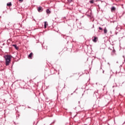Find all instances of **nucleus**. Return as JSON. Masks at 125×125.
Instances as JSON below:
<instances>
[{
	"instance_id": "obj_1",
	"label": "nucleus",
	"mask_w": 125,
	"mask_h": 125,
	"mask_svg": "<svg viewBox=\"0 0 125 125\" xmlns=\"http://www.w3.org/2000/svg\"><path fill=\"white\" fill-rule=\"evenodd\" d=\"M5 59V64L6 66H9L10 63H11V59H12V56L9 55H5L4 56Z\"/></svg>"
},
{
	"instance_id": "obj_2",
	"label": "nucleus",
	"mask_w": 125,
	"mask_h": 125,
	"mask_svg": "<svg viewBox=\"0 0 125 125\" xmlns=\"http://www.w3.org/2000/svg\"><path fill=\"white\" fill-rule=\"evenodd\" d=\"M110 50H112L111 52V55L112 56H115L116 55V51H115V49H114V47H112L110 49Z\"/></svg>"
},
{
	"instance_id": "obj_3",
	"label": "nucleus",
	"mask_w": 125,
	"mask_h": 125,
	"mask_svg": "<svg viewBox=\"0 0 125 125\" xmlns=\"http://www.w3.org/2000/svg\"><path fill=\"white\" fill-rule=\"evenodd\" d=\"M92 40L94 42H97V41H98V38L96 37V36H94L93 37Z\"/></svg>"
},
{
	"instance_id": "obj_4",
	"label": "nucleus",
	"mask_w": 125,
	"mask_h": 125,
	"mask_svg": "<svg viewBox=\"0 0 125 125\" xmlns=\"http://www.w3.org/2000/svg\"><path fill=\"white\" fill-rule=\"evenodd\" d=\"M37 9L38 12H42V10H43V9L41 6L39 7Z\"/></svg>"
},
{
	"instance_id": "obj_5",
	"label": "nucleus",
	"mask_w": 125,
	"mask_h": 125,
	"mask_svg": "<svg viewBox=\"0 0 125 125\" xmlns=\"http://www.w3.org/2000/svg\"><path fill=\"white\" fill-rule=\"evenodd\" d=\"M116 10V7L113 6L111 7V12H114V11H115Z\"/></svg>"
},
{
	"instance_id": "obj_6",
	"label": "nucleus",
	"mask_w": 125,
	"mask_h": 125,
	"mask_svg": "<svg viewBox=\"0 0 125 125\" xmlns=\"http://www.w3.org/2000/svg\"><path fill=\"white\" fill-rule=\"evenodd\" d=\"M33 55V53H30V54L28 55V58L29 59H32V56Z\"/></svg>"
},
{
	"instance_id": "obj_7",
	"label": "nucleus",
	"mask_w": 125,
	"mask_h": 125,
	"mask_svg": "<svg viewBox=\"0 0 125 125\" xmlns=\"http://www.w3.org/2000/svg\"><path fill=\"white\" fill-rule=\"evenodd\" d=\"M47 25H48L47 24V22L45 21L44 22V27L45 29L46 28V27H47Z\"/></svg>"
},
{
	"instance_id": "obj_8",
	"label": "nucleus",
	"mask_w": 125,
	"mask_h": 125,
	"mask_svg": "<svg viewBox=\"0 0 125 125\" xmlns=\"http://www.w3.org/2000/svg\"><path fill=\"white\" fill-rule=\"evenodd\" d=\"M104 34H107V28L105 27L104 29Z\"/></svg>"
},
{
	"instance_id": "obj_9",
	"label": "nucleus",
	"mask_w": 125,
	"mask_h": 125,
	"mask_svg": "<svg viewBox=\"0 0 125 125\" xmlns=\"http://www.w3.org/2000/svg\"><path fill=\"white\" fill-rule=\"evenodd\" d=\"M46 12L47 14H50V10H49V9H47Z\"/></svg>"
},
{
	"instance_id": "obj_10",
	"label": "nucleus",
	"mask_w": 125,
	"mask_h": 125,
	"mask_svg": "<svg viewBox=\"0 0 125 125\" xmlns=\"http://www.w3.org/2000/svg\"><path fill=\"white\" fill-rule=\"evenodd\" d=\"M11 5H12V4H11V2L7 3V6H11Z\"/></svg>"
},
{
	"instance_id": "obj_11",
	"label": "nucleus",
	"mask_w": 125,
	"mask_h": 125,
	"mask_svg": "<svg viewBox=\"0 0 125 125\" xmlns=\"http://www.w3.org/2000/svg\"><path fill=\"white\" fill-rule=\"evenodd\" d=\"M99 30H100V31H103V28H102L101 27H99Z\"/></svg>"
},
{
	"instance_id": "obj_12",
	"label": "nucleus",
	"mask_w": 125,
	"mask_h": 125,
	"mask_svg": "<svg viewBox=\"0 0 125 125\" xmlns=\"http://www.w3.org/2000/svg\"><path fill=\"white\" fill-rule=\"evenodd\" d=\"M89 2L90 3H93L94 2V1L93 0H90Z\"/></svg>"
},
{
	"instance_id": "obj_13",
	"label": "nucleus",
	"mask_w": 125,
	"mask_h": 125,
	"mask_svg": "<svg viewBox=\"0 0 125 125\" xmlns=\"http://www.w3.org/2000/svg\"><path fill=\"white\" fill-rule=\"evenodd\" d=\"M12 46H14V47H17V45H16V44H13Z\"/></svg>"
},
{
	"instance_id": "obj_14",
	"label": "nucleus",
	"mask_w": 125,
	"mask_h": 125,
	"mask_svg": "<svg viewBox=\"0 0 125 125\" xmlns=\"http://www.w3.org/2000/svg\"><path fill=\"white\" fill-rule=\"evenodd\" d=\"M23 0H19V1H20V2H23Z\"/></svg>"
},
{
	"instance_id": "obj_15",
	"label": "nucleus",
	"mask_w": 125,
	"mask_h": 125,
	"mask_svg": "<svg viewBox=\"0 0 125 125\" xmlns=\"http://www.w3.org/2000/svg\"><path fill=\"white\" fill-rule=\"evenodd\" d=\"M15 49L16 50H18V49H19V47H15Z\"/></svg>"
},
{
	"instance_id": "obj_16",
	"label": "nucleus",
	"mask_w": 125,
	"mask_h": 125,
	"mask_svg": "<svg viewBox=\"0 0 125 125\" xmlns=\"http://www.w3.org/2000/svg\"><path fill=\"white\" fill-rule=\"evenodd\" d=\"M68 2H71L72 1V0H67Z\"/></svg>"
},
{
	"instance_id": "obj_17",
	"label": "nucleus",
	"mask_w": 125,
	"mask_h": 125,
	"mask_svg": "<svg viewBox=\"0 0 125 125\" xmlns=\"http://www.w3.org/2000/svg\"><path fill=\"white\" fill-rule=\"evenodd\" d=\"M103 73H104V71H103Z\"/></svg>"
}]
</instances>
